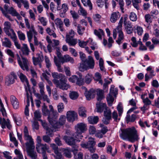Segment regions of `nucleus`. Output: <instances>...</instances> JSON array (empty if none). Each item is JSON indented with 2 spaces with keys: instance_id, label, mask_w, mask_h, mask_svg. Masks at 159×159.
<instances>
[{
  "instance_id": "4d7b16f0",
  "label": "nucleus",
  "mask_w": 159,
  "mask_h": 159,
  "mask_svg": "<svg viewBox=\"0 0 159 159\" xmlns=\"http://www.w3.org/2000/svg\"><path fill=\"white\" fill-rule=\"evenodd\" d=\"M44 58L46 67L48 68H49L51 65V64L50 62V60L49 58L46 56H45Z\"/></svg>"
},
{
  "instance_id": "c9c22d12",
  "label": "nucleus",
  "mask_w": 159,
  "mask_h": 159,
  "mask_svg": "<svg viewBox=\"0 0 159 159\" xmlns=\"http://www.w3.org/2000/svg\"><path fill=\"white\" fill-rule=\"evenodd\" d=\"M97 100L99 101V102H100V101L103 98H104L103 93L102 90H98L97 91Z\"/></svg>"
},
{
  "instance_id": "c03bdc74",
  "label": "nucleus",
  "mask_w": 159,
  "mask_h": 159,
  "mask_svg": "<svg viewBox=\"0 0 159 159\" xmlns=\"http://www.w3.org/2000/svg\"><path fill=\"white\" fill-rule=\"evenodd\" d=\"M42 111L43 113L46 115H48L50 113V111L48 109L47 106H46L45 103H44L43 106L42 107Z\"/></svg>"
},
{
  "instance_id": "b1692460",
  "label": "nucleus",
  "mask_w": 159,
  "mask_h": 159,
  "mask_svg": "<svg viewBox=\"0 0 159 159\" xmlns=\"http://www.w3.org/2000/svg\"><path fill=\"white\" fill-rule=\"evenodd\" d=\"M124 25L125 30L127 34H130L133 33V28L130 22L129 21L128 23Z\"/></svg>"
},
{
  "instance_id": "2f4dec72",
  "label": "nucleus",
  "mask_w": 159,
  "mask_h": 159,
  "mask_svg": "<svg viewBox=\"0 0 159 159\" xmlns=\"http://www.w3.org/2000/svg\"><path fill=\"white\" fill-rule=\"evenodd\" d=\"M76 2L78 6L80 7V9L79 10V12L80 13L82 16H86L87 13L85 10L82 7L79 0H76Z\"/></svg>"
},
{
  "instance_id": "ddd939ff",
  "label": "nucleus",
  "mask_w": 159,
  "mask_h": 159,
  "mask_svg": "<svg viewBox=\"0 0 159 159\" xmlns=\"http://www.w3.org/2000/svg\"><path fill=\"white\" fill-rule=\"evenodd\" d=\"M66 117L63 115H61L58 121H56L52 127L54 129H58L60 128L61 126L64 125L66 123Z\"/></svg>"
},
{
  "instance_id": "e2e57ef3",
  "label": "nucleus",
  "mask_w": 159,
  "mask_h": 159,
  "mask_svg": "<svg viewBox=\"0 0 159 159\" xmlns=\"http://www.w3.org/2000/svg\"><path fill=\"white\" fill-rule=\"evenodd\" d=\"M76 83L80 86L83 85L84 84L83 79L81 77L78 78Z\"/></svg>"
},
{
  "instance_id": "f257e3e1",
  "label": "nucleus",
  "mask_w": 159,
  "mask_h": 159,
  "mask_svg": "<svg viewBox=\"0 0 159 159\" xmlns=\"http://www.w3.org/2000/svg\"><path fill=\"white\" fill-rule=\"evenodd\" d=\"M75 132L70 137V152H72L75 157L76 156L78 151V145L76 142H79L83 137L82 134L84 133L87 129V124L84 122L79 123L75 126Z\"/></svg>"
},
{
  "instance_id": "cd10ccee",
  "label": "nucleus",
  "mask_w": 159,
  "mask_h": 159,
  "mask_svg": "<svg viewBox=\"0 0 159 159\" xmlns=\"http://www.w3.org/2000/svg\"><path fill=\"white\" fill-rule=\"evenodd\" d=\"M77 113L74 111H70V122H73L78 119Z\"/></svg>"
},
{
  "instance_id": "4c0bfd02",
  "label": "nucleus",
  "mask_w": 159,
  "mask_h": 159,
  "mask_svg": "<svg viewBox=\"0 0 159 159\" xmlns=\"http://www.w3.org/2000/svg\"><path fill=\"white\" fill-rule=\"evenodd\" d=\"M17 74L20 80L22 82L28 81L26 78V76L24 75L20 71H19Z\"/></svg>"
},
{
  "instance_id": "5fc2aeb1",
  "label": "nucleus",
  "mask_w": 159,
  "mask_h": 159,
  "mask_svg": "<svg viewBox=\"0 0 159 159\" xmlns=\"http://www.w3.org/2000/svg\"><path fill=\"white\" fill-rule=\"evenodd\" d=\"M13 118L14 121L17 125L20 126L21 125L22 122L21 118L14 116Z\"/></svg>"
},
{
  "instance_id": "052dcab7",
  "label": "nucleus",
  "mask_w": 159,
  "mask_h": 159,
  "mask_svg": "<svg viewBox=\"0 0 159 159\" xmlns=\"http://www.w3.org/2000/svg\"><path fill=\"white\" fill-rule=\"evenodd\" d=\"M79 53L80 57L82 61L84 62H87V60L85 55L84 53L81 52H80Z\"/></svg>"
},
{
  "instance_id": "09e8293b",
  "label": "nucleus",
  "mask_w": 159,
  "mask_h": 159,
  "mask_svg": "<svg viewBox=\"0 0 159 159\" xmlns=\"http://www.w3.org/2000/svg\"><path fill=\"white\" fill-rule=\"evenodd\" d=\"M129 17L130 20L132 21H135L137 19L136 14L133 12L130 13Z\"/></svg>"
},
{
  "instance_id": "a211bd4d",
  "label": "nucleus",
  "mask_w": 159,
  "mask_h": 159,
  "mask_svg": "<svg viewBox=\"0 0 159 159\" xmlns=\"http://www.w3.org/2000/svg\"><path fill=\"white\" fill-rule=\"evenodd\" d=\"M10 100L11 103L13 108L16 109L19 107V102L18 99L14 95H11L10 97Z\"/></svg>"
},
{
  "instance_id": "de8ad7c7",
  "label": "nucleus",
  "mask_w": 159,
  "mask_h": 159,
  "mask_svg": "<svg viewBox=\"0 0 159 159\" xmlns=\"http://www.w3.org/2000/svg\"><path fill=\"white\" fill-rule=\"evenodd\" d=\"M85 30V28L82 27L80 25H78L77 26V32L79 35H82Z\"/></svg>"
},
{
  "instance_id": "39448f33",
  "label": "nucleus",
  "mask_w": 159,
  "mask_h": 159,
  "mask_svg": "<svg viewBox=\"0 0 159 159\" xmlns=\"http://www.w3.org/2000/svg\"><path fill=\"white\" fill-rule=\"evenodd\" d=\"M95 143L94 138H90L88 142H81L80 145L82 148L87 149L91 153H93L96 150V148H94Z\"/></svg>"
},
{
  "instance_id": "680f3d73",
  "label": "nucleus",
  "mask_w": 159,
  "mask_h": 159,
  "mask_svg": "<svg viewBox=\"0 0 159 159\" xmlns=\"http://www.w3.org/2000/svg\"><path fill=\"white\" fill-rule=\"evenodd\" d=\"M145 21L147 23H151L152 22V18L151 15L149 14L145 15L144 16Z\"/></svg>"
},
{
  "instance_id": "f03ea898",
  "label": "nucleus",
  "mask_w": 159,
  "mask_h": 159,
  "mask_svg": "<svg viewBox=\"0 0 159 159\" xmlns=\"http://www.w3.org/2000/svg\"><path fill=\"white\" fill-rule=\"evenodd\" d=\"M121 132L120 133V135L122 139H125L128 138L129 141L132 143H134L135 141L138 139L137 131L134 128L121 129Z\"/></svg>"
},
{
  "instance_id": "f3484780",
  "label": "nucleus",
  "mask_w": 159,
  "mask_h": 159,
  "mask_svg": "<svg viewBox=\"0 0 159 159\" xmlns=\"http://www.w3.org/2000/svg\"><path fill=\"white\" fill-rule=\"evenodd\" d=\"M120 13L118 11L113 12L111 15L110 20L112 23H115L120 18Z\"/></svg>"
},
{
  "instance_id": "6ab92c4d",
  "label": "nucleus",
  "mask_w": 159,
  "mask_h": 159,
  "mask_svg": "<svg viewBox=\"0 0 159 159\" xmlns=\"http://www.w3.org/2000/svg\"><path fill=\"white\" fill-rule=\"evenodd\" d=\"M143 102L144 103V105L140 108L142 111L145 112L149 108V106L151 104L152 102L148 98H146L145 99H144Z\"/></svg>"
},
{
  "instance_id": "8fccbe9b",
  "label": "nucleus",
  "mask_w": 159,
  "mask_h": 159,
  "mask_svg": "<svg viewBox=\"0 0 159 159\" xmlns=\"http://www.w3.org/2000/svg\"><path fill=\"white\" fill-rule=\"evenodd\" d=\"M79 95L77 92L72 91L70 92V98L72 100H75L78 97Z\"/></svg>"
},
{
  "instance_id": "9d476101",
  "label": "nucleus",
  "mask_w": 159,
  "mask_h": 159,
  "mask_svg": "<svg viewBox=\"0 0 159 159\" xmlns=\"http://www.w3.org/2000/svg\"><path fill=\"white\" fill-rule=\"evenodd\" d=\"M4 31L7 35L10 37H11V36H12L10 31L12 32L13 36L16 34L14 30L11 28V25L10 22L8 21H5L4 23Z\"/></svg>"
},
{
  "instance_id": "3c124183",
  "label": "nucleus",
  "mask_w": 159,
  "mask_h": 159,
  "mask_svg": "<svg viewBox=\"0 0 159 159\" xmlns=\"http://www.w3.org/2000/svg\"><path fill=\"white\" fill-rule=\"evenodd\" d=\"M92 75L91 74H88L85 77V81L86 83L89 84L92 80Z\"/></svg>"
},
{
  "instance_id": "69168bd1",
  "label": "nucleus",
  "mask_w": 159,
  "mask_h": 159,
  "mask_svg": "<svg viewBox=\"0 0 159 159\" xmlns=\"http://www.w3.org/2000/svg\"><path fill=\"white\" fill-rule=\"evenodd\" d=\"M135 29L137 30V34L139 35H142L143 31L142 27L140 26H137Z\"/></svg>"
},
{
  "instance_id": "2eb2a0df",
  "label": "nucleus",
  "mask_w": 159,
  "mask_h": 159,
  "mask_svg": "<svg viewBox=\"0 0 159 159\" xmlns=\"http://www.w3.org/2000/svg\"><path fill=\"white\" fill-rule=\"evenodd\" d=\"M36 148L37 152L39 153H42L43 155L46 154V151L48 148L46 144H41L36 145Z\"/></svg>"
},
{
  "instance_id": "6e6552de",
  "label": "nucleus",
  "mask_w": 159,
  "mask_h": 159,
  "mask_svg": "<svg viewBox=\"0 0 159 159\" xmlns=\"http://www.w3.org/2000/svg\"><path fill=\"white\" fill-rule=\"evenodd\" d=\"M35 146L34 144L26 146V149L28 155L32 159H36L37 155L36 152L34 150Z\"/></svg>"
},
{
  "instance_id": "473e14b6",
  "label": "nucleus",
  "mask_w": 159,
  "mask_h": 159,
  "mask_svg": "<svg viewBox=\"0 0 159 159\" xmlns=\"http://www.w3.org/2000/svg\"><path fill=\"white\" fill-rule=\"evenodd\" d=\"M34 120H38L39 121H42L41 119V113L39 110L36 111L34 113Z\"/></svg>"
},
{
  "instance_id": "f704fd0d",
  "label": "nucleus",
  "mask_w": 159,
  "mask_h": 159,
  "mask_svg": "<svg viewBox=\"0 0 159 159\" xmlns=\"http://www.w3.org/2000/svg\"><path fill=\"white\" fill-rule=\"evenodd\" d=\"M54 61L57 67L58 70L60 72H62V70L61 68V62L58 61L56 56H54Z\"/></svg>"
},
{
  "instance_id": "dca6fc26",
  "label": "nucleus",
  "mask_w": 159,
  "mask_h": 159,
  "mask_svg": "<svg viewBox=\"0 0 159 159\" xmlns=\"http://www.w3.org/2000/svg\"><path fill=\"white\" fill-rule=\"evenodd\" d=\"M122 26L118 25L116 28V30L119 33L118 39L116 41L117 43L120 45L122 43L121 41L124 39L123 32L122 31Z\"/></svg>"
},
{
  "instance_id": "a18cd8bd",
  "label": "nucleus",
  "mask_w": 159,
  "mask_h": 159,
  "mask_svg": "<svg viewBox=\"0 0 159 159\" xmlns=\"http://www.w3.org/2000/svg\"><path fill=\"white\" fill-rule=\"evenodd\" d=\"M17 34L19 39L20 40L24 41L25 40V35L21 31H18L17 32Z\"/></svg>"
},
{
  "instance_id": "6e6d98bb",
  "label": "nucleus",
  "mask_w": 159,
  "mask_h": 159,
  "mask_svg": "<svg viewBox=\"0 0 159 159\" xmlns=\"http://www.w3.org/2000/svg\"><path fill=\"white\" fill-rule=\"evenodd\" d=\"M62 10L63 12L60 13V15H61V14L62 15L63 14H65L68 10V7L66 3L62 4Z\"/></svg>"
},
{
  "instance_id": "37998d69",
  "label": "nucleus",
  "mask_w": 159,
  "mask_h": 159,
  "mask_svg": "<svg viewBox=\"0 0 159 159\" xmlns=\"http://www.w3.org/2000/svg\"><path fill=\"white\" fill-rule=\"evenodd\" d=\"M114 85H111V88L110 89V92L111 93H112V95L114 97H116L117 94L118 89H114Z\"/></svg>"
},
{
  "instance_id": "864d4df0",
  "label": "nucleus",
  "mask_w": 159,
  "mask_h": 159,
  "mask_svg": "<svg viewBox=\"0 0 159 159\" xmlns=\"http://www.w3.org/2000/svg\"><path fill=\"white\" fill-rule=\"evenodd\" d=\"M103 64V60L102 58H100L99 60V66L100 69L101 70L105 71V69L104 66Z\"/></svg>"
},
{
  "instance_id": "e433bc0d",
  "label": "nucleus",
  "mask_w": 159,
  "mask_h": 159,
  "mask_svg": "<svg viewBox=\"0 0 159 159\" xmlns=\"http://www.w3.org/2000/svg\"><path fill=\"white\" fill-rule=\"evenodd\" d=\"M81 2L84 6L88 7L89 10H90L92 9V4L90 0H81Z\"/></svg>"
},
{
  "instance_id": "423d86ee",
  "label": "nucleus",
  "mask_w": 159,
  "mask_h": 159,
  "mask_svg": "<svg viewBox=\"0 0 159 159\" xmlns=\"http://www.w3.org/2000/svg\"><path fill=\"white\" fill-rule=\"evenodd\" d=\"M16 56L20 68L24 70L29 71V63L27 59L25 57H22L21 59L18 54H17Z\"/></svg>"
},
{
  "instance_id": "412c9836",
  "label": "nucleus",
  "mask_w": 159,
  "mask_h": 159,
  "mask_svg": "<svg viewBox=\"0 0 159 159\" xmlns=\"http://www.w3.org/2000/svg\"><path fill=\"white\" fill-rule=\"evenodd\" d=\"M97 111L98 112L101 113L103 110H106L107 109V107L105 103L97 102L96 103Z\"/></svg>"
},
{
  "instance_id": "20e7f679",
  "label": "nucleus",
  "mask_w": 159,
  "mask_h": 159,
  "mask_svg": "<svg viewBox=\"0 0 159 159\" xmlns=\"http://www.w3.org/2000/svg\"><path fill=\"white\" fill-rule=\"evenodd\" d=\"M88 59L86 62L88 65L86 64L85 62L83 61L80 64L79 69L80 71L83 72L89 69L94 68L95 63L93 57L89 56L88 57Z\"/></svg>"
},
{
  "instance_id": "603ef678",
  "label": "nucleus",
  "mask_w": 159,
  "mask_h": 159,
  "mask_svg": "<svg viewBox=\"0 0 159 159\" xmlns=\"http://www.w3.org/2000/svg\"><path fill=\"white\" fill-rule=\"evenodd\" d=\"M96 128L94 125H90L89 128V132L90 134H93L96 132Z\"/></svg>"
},
{
  "instance_id": "ea45409f",
  "label": "nucleus",
  "mask_w": 159,
  "mask_h": 159,
  "mask_svg": "<svg viewBox=\"0 0 159 159\" xmlns=\"http://www.w3.org/2000/svg\"><path fill=\"white\" fill-rule=\"evenodd\" d=\"M104 117L111 119V113L110 109H107L104 111Z\"/></svg>"
},
{
  "instance_id": "338daca9",
  "label": "nucleus",
  "mask_w": 159,
  "mask_h": 159,
  "mask_svg": "<svg viewBox=\"0 0 159 159\" xmlns=\"http://www.w3.org/2000/svg\"><path fill=\"white\" fill-rule=\"evenodd\" d=\"M112 117L114 119V120L117 121L119 120L120 118L118 119V114L117 112L114 111L112 113Z\"/></svg>"
},
{
  "instance_id": "0eeeda50",
  "label": "nucleus",
  "mask_w": 159,
  "mask_h": 159,
  "mask_svg": "<svg viewBox=\"0 0 159 159\" xmlns=\"http://www.w3.org/2000/svg\"><path fill=\"white\" fill-rule=\"evenodd\" d=\"M27 34L28 41L29 42L31 41L33 36L35 45H39V42L38 41L36 37V36L38 35V33L35 30L34 26H32L31 29L27 32Z\"/></svg>"
},
{
  "instance_id": "0e129e2a",
  "label": "nucleus",
  "mask_w": 159,
  "mask_h": 159,
  "mask_svg": "<svg viewBox=\"0 0 159 159\" xmlns=\"http://www.w3.org/2000/svg\"><path fill=\"white\" fill-rule=\"evenodd\" d=\"M5 52L7 54L11 57L12 58H14V53L11 49H7L5 50Z\"/></svg>"
},
{
  "instance_id": "1a4fd4ad",
  "label": "nucleus",
  "mask_w": 159,
  "mask_h": 159,
  "mask_svg": "<svg viewBox=\"0 0 159 159\" xmlns=\"http://www.w3.org/2000/svg\"><path fill=\"white\" fill-rule=\"evenodd\" d=\"M17 78L16 74L14 72H11L6 78L5 82L7 86L12 84L15 82V80Z\"/></svg>"
},
{
  "instance_id": "a878e982",
  "label": "nucleus",
  "mask_w": 159,
  "mask_h": 159,
  "mask_svg": "<svg viewBox=\"0 0 159 159\" xmlns=\"http://www.w3.org/2000/svg\"><path fill=\"white\" fill-rule=\"evenodd\" d=\"M136 118V115L135 114L132 115L131 116L130 115L127 114L125 117V120L127 123H128L129 122H134Z\"/></svg>"
},
{
  "instance_id": "7c9ffc66",
  "label": "nucleus",
  "mask_w": 159,
  "mask_h": 159,
  "mask_svg": "<svg viewBox=\"0 0 159 159\" xmlns=\"http://www.w3.org/2000/svg\"><path fill=\"white\" fill-rule=\"evenodd\" d=\"M113 95L112 93H109L108 96L107 97V100L108 104L109 106H111L114 100Z\"/></svg>"
},
{
  "instance_id": "c85d7f7f",
  "label": "nucleus",
  "mask_w": 159,
  "mask_h": 159,
  "mask_svg": "<svg viewBox=\"0 0 159 159\" xmlns=\"http://www.w3.org/2000/svg\"><path fill=\"white\" fill-rule=\"evenodd\" d=\"M88 119L89 123L92 124H96L98 120V118L97 116H91L88 117Z\"/></svg>"
},
{
  "instance_id": "bb28decb",
  "label": "nucleus",
  "mask_w": 159,
  "mask_h": 159,
  "mask_svg": "<svg viewBox=\"0 0 159 159\" xmlns=\"http://www.w3.org/2000/svg\"><path fill=\"white\" fill-rule=\"evenodd\" d=\"M4 41L2 42V45L5 47L11 48L12 44L11 41L7 38H4Z\"/></svg>"
},
{
  "instance_id": "7ed1b4c3",
  "label": "nucleus",
  "mask_w": 159,
  "mask_h": 159,
  "mask_svg": "<svg viewBox=\"0 0 159 159\" xmlns=\"http://www.w3.org/2000/svg\"><path fill=\"white\" fill-rule=\"evenodd\" d=\"M52 76L54 78L52 82L57 86H59L60 89L63 90L67 89L68 85L66 83L67 81L64 75L57 72H53L52 73Z\"/></svg>"
},
{
  "instance_id": "9b49d317",
  "label": "nucleus",
  "mask_w": 159,
  "mask_h": 159,
  "mask_svg": "<svg viewBox=\"0 0 159 159\" xmlns=\"http://www.w3.org/2000/svg\"><path fill=\"white\" fill-rule=\"evenodd\" d=\"M56 54L60 61L62 64L70 61V57L69 55H66L62 56L61 53L59 51V49L58 48L57 49Z\"/></svg>"
},
{
  "instance_id": "a19ab883",
  "label": "nucleus",
  "mask_w": 159,
  "mask_h": 159,
  "mask_svg": "<svg viewBox=\"0 0 159 159\" xmlns=\"http://www.w3.org/2000/svg\"><path fill=\"white\" fill-rule=\"evenodd\" d=\"M59 44V41L58 40L53 39L52 40V43L51 45L53 48L56 49V51L57 49L58 48L59 49V51H60V48L57 47Z\"/></svg>"
},
{
  "instance_id": "58836bf2",
  "label": "nucleus",
  "mask_w": 159,
  "mask_h": 159,
  "mask_svg": "<svg viewBox=\"0 0 159 159\" xmlns=\"http://www.w3.org/2000/svg\"><path fill=\"white\" fill-rule=\"evenodd\" d=\"M94 33L99 39H102V35L103 34V31L102 29H99L98 30L95 29L94 30Z\"/></svg>"
},
{
  "instance_id": "72a5a7b5",
  "label": "nucleus",
  "mask_w": 159,
  "mask_h": 159,
  "mask_svg": "<svg viewBox=\"0 0 159 159\" xmlns=\"http://www.w3.org/2000/svg\"><path fill=\"white\" fill-rule=\"evenodd\" d=\"M78 112L79 115L80 116L84 117H86V111L84 107H81L79 108V109Z\"/></svg>"
},
{
  "instance_id": "4be33fe9",
  "label": "nucleus",
  "mask_w": 159,
  "mask_h": 159,
  "mask_svg": "<svg viewBox=\"0 0 159 159\" xmlns=\"http://www.w3.org/2000/svg\"><path fill=\"white\" fill-rule=\"evenodd\" d=\"M96 94L95 90L93 89H91L88 91H86L84 93L86 99L88 100H90L91 98H93Z\"/></svg>"
},
{
  "instance_id": "aec40b11",
  "label": "nucleus",
  "mask_w": 159,
  "mask_h": 159,
  "mask_svg": "<svg viewBox=\"0 0 159 159\" xmlns=\"http://www.w3.org/2000/svg\"><path fill=\"white\" fill-rule=\"evenodd\" d=\"M43 56L42 54H39L37 57H33L32 60L34 65L36 66L39 64L40 67H41V63L43 60Z\"/></svg>"
},
{
  "instance_id": "774afa93",
  "label": "nucleus",
  "mask_w": 159,
  "mask_h": 159,
  "mask_svg": "<svg viewBox=\"0 0 159 159\" xmlns=\"http://www.w3.org/2000/svg\"><path fill=\"white\" fill-rule=\"evenodd\" d=\"M78 44L81 48H84L85 46L87 44V42L86 41H81L80 40H78Z\"/></svg>"
},
{
  "instance_id": "c756f323",
  "label": "nucleus",
  "mask_w": 159,
  "mask_h": 159,
  "mask_svg": "<svg viewBox=\"0 0 159 159\" xmlns=\"http://www.w3.org/2000/svg\"><path fill=\"white\" fill-rule=\"evenodd\" d=\"M10 38L14 42V44L16 48L19 49H20L21 48V46L20 44L17 41V37L16 34L13 36H11Z\"/></svg>"
},
{
  "instance_id": "4468645a",
  "label": "nucleus",
  "mask_w": 159,
  "mask_h": 159,
  "mask_svg": "<svg viewBox=\"0 0 159 159\" xmlns=\"http://www.w3.org/2000/svg\"><path fill=\"white\" fill-rule=\"evenodd\" d=\"M59 115V114L57 111L51 112V114L50 113L48 115V120L52 126L56 121V120L57 118Z\"/></svg>"
},
{
  "instance_id": "13d9d810",
  "label": "nucleus",
  "mask_w": 159,
  "mask_h": 159,
  "mask_svg": "<svg viewBox=\"0 0 159 159\" xmlns=\"http://www.w3.org/2000/svg\"><path fill=\"white\" fill-rule=\"evenodd\" d=\"M38 20L43 26H45L47 25V21L46 20V18L43 17H39Z\"/></svg>"
},
{
  "instance_id": "79ce46f5",
  "label": "nucleus",
  "mask_w": 159,
  "mask_h": 159,
  "mask_svg": "<svg viewBox=\"0 0 159 159\" xmlns=\"http://www.w3.org/2000/svg\"><path fill=\"white\" fill-rule=\"evenodd\" d=\"M117 110L118 112L119 116H120L123 111V107L122 103H119L117 106Z\"/></svg>"
},
{
  "instance_id": "393cba45",
  "label": "nucleus",
  "mask_w": 159,
  "mask_h": 159,
  "mask_svg": "<svg viewBox=\"0 0 159 159\" xmlns=\"http://www.w3.org/2000/svg\"><path fill=\"white\" fill-rule=\"evenodd\" d=\"M20 49L23 55L26 56L29 55L30 50L26 44H23Z\"/></svg>"
},
{
  "instance_id": "49530a36",
  "label": "nucleus",
  "mask_w": 159,
  "mask_h": 159,
  "mask_svg": "<svg viewBox=\"0 0 159 159\" xmlns=\"http://www.w3.org/2000/svg\"><path fill=\"white\" fill-rule=\"evenodd\" d=\"M64 105L63 103L60 102L58 103L57 106V109L58 112L61 113L64 109Z\"/></svg>"
},
{
  "instance_id": "f8f14e48",
  "label": "nucleus",
  "mask_w": 159,
  "mask_h": 159,
  "mask_svg": "<svg viewBox=\"0 0 159 159\" xmlns=\"http://www.w3.org/2000/svg\"><path fill=\"white\" fill-rule=\"evenodd\" d=\"M24 132L25 139L29 141L25 143L26 146L34 144L33 139L29 135L27 128L26 126L24 127Z\"/></svg>"
},
{
  "instance_id": "bf43d9fd",
  "label": "nucleus",
  "mask_w": 159,
  "mask_h": 159,
  "mask_svg": "<svg viewBox=\"0 0 159 159\" xmlns=\"http://www.w3.org/2000/svg\"><path fill=\"white\" fill-rule=\"evenodd\" d=\"M70 13L74 20H76L79 17V15L77 12L72 11H70Z\"/></svg>"
},
{
  "instance_id": "5701e85b",
  "label": "nucleus",
  "mask_w": 159,
  "mask_h": 159,
  "mask_svg": "<svg viewBox=\"0 0 159 159\" xmlns=\"http://www.w3.org/2000/svg\"><path fill=\"white\" fill-rule=\"evenodd\" d=\"M55 23L57 28H58L60 31L63 32L64 30L63 28V23L60 19L57 18L54 21Z\"/></svg>"
}]
</instances>
